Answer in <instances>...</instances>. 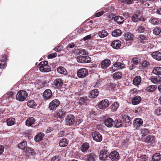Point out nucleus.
Segmentation results:
<instances>
[{"label":"nucleus","instance_id":"nucleus-1","mask_svg":"<svg viewBox=\"0 0 161 161\" xmlns=\"http://www.w3.org/2000/svg\"><path fill=\"white\" fill-rule=\"evenodd\" d=\"M131 19L134 22L136 23L139 21H142L143 19L142 16V12L141 10H137L135 12L131 17Z\"/></svg>","mask_w":161,"mask_h":161},{"label":"nucleus","instance_id":"nucleus-2","mask_svg":"<svg viewBox=\"0 0 161 161\" xmlns=\"http://www.w3.org/2000/svg\"><path fill=\"white\" fill-rule=\"evenodd\" d=\"M27 96L28 93L26 91L21 90L17 92L16 96V99L19 101H23L26 98Z\"/></svg>","mask_w":161,"mask_h":161},{"label":"nucleus","instance_id":"nucleus-3","mask_svg":"<svg viewBox=\"0 0 161 161\" xmlns=\"http://www.w3.org/2000/svg\"><path fill=\"white\" fill-rule=\"evenodd\" d=\"M125 68V65L123 63L117 62L112 65L110 70L112 72H113L116 70H120Z\"/></svg>","mask_w":161,"mask_h":161},{"label":"nucleus","instance_id":"nucleus-4","mask_svg":"<svg viewBox=\"0 0 161 161\" xmlns=\"http://www.w3.org/2000/svg\"><path fill=\"white\" fill-rule=\"evenodd\" d=\"M65 112L62 110H60L56 112L53 115V119L56 121L58 120V119H61L65 114Z\"/></svg>","mask_w":161,"mask_h":161},{"label":"nucleus","instance_id":"nucleus-5","mask_svg":"<svg viewBox=\"0 0 161 161\" xmlns=\"http://www.w3.org/2000/svg\"><path fill=\"white\" fill-rule=\"evenodd\" d=\"M77 75L80 78H84L88 75V70L84 68H82L79 69L77 72Z\"/></svg>","mask_w":161,"mask_h":161},{"label":"nucleus","instance_id":"nucleus-6","mask_svg":"<svg viewBox=\"0 0 161 161\" xmlns=\"http://www.w3.org/2000/svg\"><path fill=\"white\" fill-rule=\"evenodd\" d=\"M77 61L80 63H88L91 62V58L88 56H80L77 57Z\"/></svg>","mask_w":161,"mask_h":161},{"label":"nucleus","instance_id":"nucleus-7","mask_svg":"<svg viewBox=\"0 0 161 161\" xmlns=\"http://www.w3.org/2000/svg\"><path fill=\"white\" fill-rule=\"evenodd\" d=\"M75 116L74 115H68L66 118V125L72 126L74 125V123Z\"/></svg>","mask_w":161,"mask_h":161},{"label":"nucleus","instance_id":"nucleus-8","mask_svg":"<svg viewBox=\"0 0 161 161\" xmlns=\"http://www.w3.org/2000/svg\"><path fill=\"white\" fill-rule=\"evenodd\" d=\"M125 38L126 42V43L128 44V45L129 46L132 42L133 38V35L130 33H126L124 36Z\"/></svg>","mask_w":161,"mask_h":161},{"label":"nucleus","instance_id":"nucleus-9","mask_svg":"<svg viewBox=\"0 0 161 161\" xmlns=\"http://www.w3.org/2000/svg\"><path fill=\"white\" fill-rule=\"evenodd\" d=\"M90 99L87 96L80 97L79 99V103L80 105H86L88 103Z\"/></svg>","mask_w":161,"mask_h":161},{"label":"nucleus","instance_id":"nucleus-10","mask_svg":"<svg viewBox=\"0 0 161 161\" xmlns=\"http://www.w3.org/2000/svg\"><path fill=\"white\" fill-rule=\"evenodd\" d=\"M147 27L144 23H142L136 27V30L139 33H143L146 31Z\"/></svg>","mask_w":161,"mask_h":161},{"label":"nucleus","instance_id":"nucleus-11","mask_svg":"<svg viewBox=\"0 0 161 161\" xmlns=\"http://www.w3.org/2000/svg\"><path fill=\"white\" fill-rule=\"evenodd\" d=\"M92 137L93 140L96 142H100L102 140V135L97 131H95L93 132Z\"/></svg>","mask_w":161,"mask_h":161},{"label":"nucleus","instance_id":"nucleus-12","mask_svg":"<svg viewBox=\"0 0 161 161\" xmlns=\"http://www.w3.org/2000/svg\"><path fill=\"white\" fill-rule=\"evenodd\" d=\"M59 104V101L57 99H55L49 103V107L51 110H53L58 107Z\"/></svg>","mask_w":161,"mask_h":161},{"label":"nucleus","instance_id":"nucleus-13","mask_svg":"<svg viewBox=\"0 0 161 161\" xmlns=\"http://www.w3.org/2000/svg\"><path fill=\"white\" fill-rule=\"evenodd\" d=\"M151 81L153 84H159L161 82V77L158 75L152 76L150 78Z\"/></svg>","mask_w":161,"mask_h":161},{"label":"nucleus","instance_id":"nucleus-14","mask_svg":"<svg viewBox=\"0 0 161 161\" xmlns=\"http://www.w3.org/2000/svg\"><path fill=\"white\" fill-rule=\"evenodd\" d=\"M92 22L93 21L92 20H88L84 23L85 25H86L85 27V29L86 30V31H90L95 27V25H93L92 24Z\"/></svg>","mask_w":161,"mask_h":161},{"label":"nucleus","instance_id":"nucleus-15","mask_svg":"<svg viewBox=\"0 0 161 161\" xmlns=\"http://www.w3.org/2000/svg\"><path fill=\"white\" fill-rule=\"evenodd\" d=\"M109 158L112 161L117 160L119 158V154L117 152L114 151L109 154Z\"/></svg>","mask_w":161,"mask_h":161},{"label":"nucleus","instance_id":"nucleus-16","mask_svg":"<svg viewBox=\"0 0 161 161\" xmlns=\"http://www.w3.org/2000/svg\"><path fill=\"white\" fill-rule=\"evenodd\" d=\"M109 102L107 99L103 100L101 101L99 103L98 107L101 109H103L107 108Z\"/></svg>","mask_w":161,"mask_h":161},{"label":"nucleus","instance_id":"nucleus-17","mask_svg":"<svg viewBox=\"0 0 161 161\" xmlns=\"http://www.w3.org/2000/svg\"><path fill=\"white\" fill-rule=\"evenodd\" d=\"M14 92L12 91L8 92L4 95L5 100H8V102L11 101L14 98Z\"/></svg>","mask_w":161,"mask_h":161},{"label":"nucleus","instance_id":"nucleus-18","mask_svg":"<svg viewBox=\"0 0 161 161\" xmlns=\"http://www.w3.org/2000/svg\"><path fill=\"white\" fill-rule=\"evenodd\" d=\"M152 57L157 61L161 60V53L159 51L153 52L151 54Z\"/></svg>","mask_w":161,"mask_h":161},{"label":"nucleus","instance_id":"nucleus-19","mask_svg":"<svg viewBox=\"0 0 161 161\" xmlns=\"http://www.w3.org/2000/svg\"><path fill=\"white\" fill-rule=\"evenodd\" d=\"M143 123L142 120L140 118H136L133 121V125L136 129L139 128Z\"/></svg>","mask_w":161,"mask_h":161},{"label":"nucleus","instance_id":"nucleus-20","mask_svg":"<svg viewBox=\"0 0 161 161\" xmlns=\"http://www.w3.org/2000/svg\"><path fill=\"white\" fill-rule=\"evenodd\" d=\"M121 44V42L117 40L113 41L111 43V46L114 49H118L120 47Z\"/></svg>","mask_w":161,"mask_h":161},{"label":"nucleus","instance_id":"nucleus-21","mask_svg":"<svg viewBox=\"0 0 161 161\" xmlns=\"http://www.w3.org/2000/svg\"><path fill=\"white\" fill-rule=\"evenodd\" d=\"M54 85L56 88H58L61 87L63 83V80L60 78H57L53 82Z\"/></svg>","mask_w":161,"mask_h":161},{"label":"nucleus","instance_id":"nucleus-22","mask_svg":"<svg viewBox=\"0 0 161 161\" xmlns=\"http://www.w3.org/2000/svg\"><path fill=\"white\" fill-rule=\"evenodd\" d=\"M111 62L108 59H106L103 60L101 63V67L103 69H105L108 67L110 65Z\"/></svg>","mask_w":161,"mask_h":161},{"label":"nucleus","instance_id":"nucleus-23","mask_svg":"<svg viewBox=\"0 0 161 161\" xmlns=\"http://www.w3.org/2000/svg\"><path fill=\"white\" fill-rule=\"evenodd\" d=\"M52 94L51 91L50 89H47L43 92V96L44 99L47 100L51 97Z\"/></svg>","mask_w":161,"mask_h":161},{"label":"nucleus","instance_id":"nucleus-24","mask_svg":"<svg viewBox=\"0 0 161 161\" xmlns=\"http://www.w3.org/2000/svg\"><path fill=\"white\" fill-rule=\"evenodd\" d=\"M86 157V161H95L97 155L94 153H91L87 155Z\"/></svg>","mask_w":161,"mask_h":161},{"label":"nucleus","instance_id":"nucleus-25","mask_svg":"<svg viewBox=\"0 0 161 161\" xmlns=\"http://www.w3.org/2000/svg\"><path fill=\"white\" fill-rule=\"evenodd\" d=\"M146 138L145 141L147 143L150 144V145H151L155 142V137L153 135H148L146 137Z\"/></svg>","mask_w":161,"mask_h":161},{"label":"nucleus","instance_id":"nucleus-26","mask_svg":"<svg viewBox=\"0 0 161 161\" xmlns=\"http://www.w3.org/2000/svg\"><path fill=\"white\" fill-rule=\"evenodd\" d=\"M108 153L107 151L105 149L102 150L100 152L99 155L100 159L101 160H104L107 157Z\"/></svg>","mask_w":161,"mask_h":161},{"label":"nucleus","instance_id":"nucleus-27","mask_svg":"<svg viewBox=\"0 0 161 161\" xmlns=\"http://www.w3.org/2000/svg\"><path fill=\"white\" fill-rule=\"evenodd\" d=\"M89 147V144L88 143H84L80 147V149L84 153H86Z\"/></svg>","mask_w":161,"mask_h":161},{"label":"nucleus","instance_id":"nucleus-28","mask_svg":"<svg viewBox=\"0 0 161 161\" xmlns=\"http://www.w3.org/2000/svg\"><path fill=\"white\" fill-rule=\"evenodd\" d=\"M114 123V120L111 118H108L106 119L104 122L105 125L108 127H112Z\"/></svg>","mask_w":161,"mask_h":161},{"label":"nucleus","instance_id":"nucleus-29","mask_svg":"<svg viewBox=\"0 0 161 161\" xmlns=\"http://www.w3.org/2000/svg\"><path fill=\"white\" fill-rule=\"evenodd\" d=\"M98 94L97 89H95L91 91L89 95V97L91 98H94L96 97Z\"/></svg>","mask_w":161,"mask_h":161},{"label":"nucleus","instance_id":"nucleus-30","mask_svg":"<svg viewBox=\"0 0 161 161\" xmlns=\"http://www.w3.org/2000/svg\"><path fill=\"white\" fill-rule=\"evenodd\" d=\"M141 100V97L140 96H136L132 99V104L134 105H137L140 102Z\"/></svg>","mask_w":161,"mask_h":161},{"label":"nucleus","instance_id":"nucleus-31","mask_svg":"<svg viewBox=\"0 0 161 161\" xmlns=\"http://www.w3.org/2000/svg\"><path fill=\"white\" fill-rule=\"evenodd\" d=\"M142 79L139 75L136 76L133 80V84L135 86L138 85L141 82Z\"/></svg>","mask_w":161,"mask_h":161},{"label":"nucleus","instance_id":"nucleus-32","mask_svg":"<svg viewBox=\"0 0 161 161\" xmlns=\"http://www.w3.org/2000/svg\"><path fill=\"white\" fill-rule=\"evenodd\" d=\"M40 70L42 72H47L51 70L50 67L48 65L39 66Z\"/></svg>","mask_w":161,"mask_h":161},{"label":"nucleus","instance_id":"nucleus-33","mask_svg":"<svg viewBox=\"0 0 161 161\" xmlns=\"http://www.w3.org/2000/svg\"><path fill=\"white\" fill-rule=\"evenodd\" d=\"M114 20L115 21L117 22L119 24H122L124 21V18L122 17L119 16L115 17L114 18Z\"/></svg>","mask_w":161,"mask_h":161},{"label":"nucleus","instance_id":"nucleus-34","mask_svg":"<svg viewBox=\"0 0 161 161\" xmlns=\"http://www.w3.org/2000/svg\"><path fill=\"white\" fill-rule=\"evenodd\" d=\"M57 71L59 73L62 75H66L67 73L66 69L62 66H60L57 68Z\"/></svg>","mask_w":161,"mask_h":161},{"label":"nucleus","instance_id":"nucleus-35","mask_svg":"<svg viewBox=\"0 0 161 161\" xmlns=\"http://www.w3.org/2000/svg\"><path fill=\"white\" fill-rule=\"evenodd\" d=\"M153 161H161V155L159 153L154 154L152 157Z\"/></svg>","mask_w":161,"mask_h":161},{"label":"nucleus","instance_id":"nucleus-36","mask_svg":"<svg viewBox=\"0 0 161 161\" xmlns=\"http://www.w3.org/2000/svg\"><path fill=\"white\" fill-rule=\"evenodd\" d=\"M153 73L156 75H161V67H157L154 68L153 71Z\"/></svg>","mask_w":161,"mask_h":161},{"label":"nucleus","instance_id":"nucleus-37","mask_svg":"<svg viewBox=\"0 0 161 161\" xmlns=\"http://www.w3.org/2000/svg\"><path fill=\"white\" fill-rule=\"evenodd\" d=\"M76 53L79 55H85L88 54L87 51L84 49H77L76 50Z\"/></svg>","mask_w":161,"mask_h":161},{"label":"nucleus","instance_id":"nucleus-38","mask_svg":"<svg viewBox=\"0 0 161 161\" xmlns=\"http://www.w3.org/2000/svg\"><path fill=\"white\" fill-rule=\"evenodd\" d=\"M68 144V141L66 139H63L60 140L59 142V146L61 147H65Z\"/></svg>","mask_w":161,"mask_h":161},{"label":"nucleus","instance_id":"nucleus-39","mask_svg":"<svg viewBox=\"0 0 161 161\" xmlns=\"http://www.w3.org/2000/svg\"><path fill=\"white\" fill-rule=\"evenodd\" d=\"M108 35L107 31L105 30L101 31L99 32L98 35L101 38H103L107 36Z\"/></svg>","mask_w":161,"mask_h":161},{"label":"nucleus","instance_id":"nucleus-40","mask_svg":"<svg viewBox=\"0 0 161 161\" xmlns=\"http://www.w3.org/2000/svg\"><path fill=\"white\" fill-rule=\"evenodd\" d=\"M122 34L121 31L119 29L114 30L112 33V35L114 37H118L120 36Z\"/></svg>","mask_w":161,"mask_h":161},{"label":"nucleus","instance_id":"nucleus-41","mask_svg":"<svg viewBox=\"0 0 161 161\" xmlns=\"http://www.w3.org/2000/svg\"><path fill=\"white\" fill-rule=\"evenodd\" d=\"M122 76V73L119 72H115L113 75V78L115 80H118L121 78Z\"/></svg>","mask_w":161,"mask_h":161},{"label":"nucleus","instance_id":"nucleus-42","mask_svg":"<svg viewBox=\"0 0 161 161\" xmlns=\"http://www.w3.org/2000/svg\"><path fill=\"white\" fill-rule=\"evenodd\" d=\"M157 86L156 85H152L147 87L146 88L145 90L147 92H153L156 89Z\"/></svg>","mask_w":161,"mask_h":161},{"label":"nucleus","instance_id":"nucleus-43","mask_svg":"<svg viewBox=\"0 0 161 161\" xmlns=\"http://www.w3.org/2000/svg\"><path fill=\"white\" fill-rule=\"evenodd\" d=\"M27 105L30 108L35 109L37 106V104L33 100H31L27 102Z\"/></svg>","mask_w":161,"mask_h":161},{"label":"nucleus","instance_id":"nucleus-44","mask_svg":"<svg viewBox=\"0 0 161 161\" xmlns=\"http://www.w3.org/2000/svg\"><path fill=\"white\" fill-rule=\"evenodd\" d=\"M35 121V119L31 117L28 119L26 121V125L28 126H31Z\"/></svg>","mask_w":161,"mask_h":161},{"label":"nucleus","instance_id":"nucleus-45","mask_svg":"<svg viewBox=\"0 0 161 161\" xmlns=\"http://www.w3.org/2000/svg\"><path fill=\"white\" fill-rule=\"evenodd\" d=\"M26 144V141H23L18 144V147L21 149H26V150H27Z\"/></svg>","mask_w":161,"mask_h":161},{"label":"nucleus","instance_id":"nucleus-46","mask_svg":"<svg viewBox=\"0 0 161 161\" xmlns=\"http://www.w3.org/2000/svg\"><path fill=\"white\" fill-rule=\"evenodd\" d=\"M44 136V134L40 133L37 134L35 137V140L36 142H38L42 140V137Z\"/></svg>","mask_w":161,"mask_h":161},{"label":"nucleus","instance_id":"nucleus-47","mask_svg":"<svg viewBox=\"0 0 161 161\" xmlns=\"http://www.w3.org/2000/svg\"><path fill=\"white\" fill-rule=\"evenodd\" d=\"M114 123V126L116 128L121 127L123 124V122L121 120L119 119L115 120Z\"/></svg>","mask_w":161,"mask_h":161},{"label":"nucleus","instance_id":"nucleus-48","mask_svg":"<svg viewBox=\"0 0 161 161\" xmlns=\"http://www.w3.org/2000/svg\"><path fill=\"white\" fill-rule=\"evenodd\" d=\"M119 103L115 102L114 103L111 105V110L112 111L114 112L119 107Z\"/></svg>","mask_w":161,"mask_h":161},{"label":"nucleus","instance_id":"nucleus-49","mask_svg":"<svg viewBox=\"0 0 161 161\" xmlns=\"http://www.w3.org/2000/svg\"><path fill=\"white\" fill-rule=\"evenodd\" d=\"M149 21L151 24L154 25H156L159 24L158 20L156 18L153 17L151 18Z\"/></svg>","mask_w":161,"mask_h":161},{"label":"nucleus","instance_id":"nucleus-50","mask_svg":"<svg viewBox=\"0 0 161 161\" xmlns=\"http://www.w3.org/2000/svg\"><path fill=\"white\" fill-rule=\"evenodd\" d=\"M15 119L14 118H10L7 120V125L8 126H11L14 124L15 122Z\"/></svg>","mask_w":161,"mask_h":161},{"label":"nucleus","instance_id":"nucleus-51","mask_svg":"<svg viewBox=\"0 0 161 161\" xmlns=\"http://www.w3.org/2000/svg\"><path fill=\"white\" fill-rule=\"evenodd\" d=\"M153 32L154 35H158L161 32V28L157 27L153 30Z\"/></svg>","mask_w":161,"mask_h":161},{"label":"nucleus","instance_id":"nucleus-52","mask_svg":"<svg viewBox=\"0 0 161 161\" xmlns=\"http://www.w3.org/2000/svg\"><path fill=\"white\" fill-rule=\"evenodd\" d=\"M122 118L125 122L126 123H129L130 120V117L126 114L123 115Z\"/></svg>","mask_w":161,"mask_h":161},{"label":"nucleus","instance_id":"nucleus-53","mask_svg":"<svg viewBox=\"0 0 161 161\" xmlns=\"http://www.w3.org/2000/svg\"><path fill=\"white\" fill-rule=\"evenodd\" d=\"M149 132V131L147 129L145 128L142 129L141 130V133L142 136L147 135Z\"/></svg>","mask_w":161,"mask_h":161},{"label":"nucleus","instance_id":"nucleus-54","mask_svg":"<svg viewBox=\"0 0 161 161\" xmlns=\"http://www.w3.org/2000/svg\"><path fill=\"white\" fill-rule=\"evenodd\" d=\"M82 121V119H77L75 120H74V125H77L81 123Z\"/></svg>","mask_w":161,"mask_h":161},{"label":"nucleus","instance_id":"nucleus-55","mask_svg":"<svg viewBox=\"0 0 161 161\" xmlns=\"http://www.w3.org/2000/svg\"><path fill=\"white\" fill-rule=\"evenodd\" d=\"M0 58L1 59H0V62L2 63L3 62V63H5V61L6 58V55H1L0 57Z\"/></svg>","mask_w":161,"mask_h":161},{"label":"nucleus","instance_id":"nucleus-56","mask_svg":"<svg viewBox=\"0 0 161 161\" xmlns=\"http://www.w3.org/2000/svg\"><path fill=\"white\" fill-rule=\"evenodd\" d=\"M51 161H60L59 157L58 156H53L51 158Z\"/></svg>","mask_w":161,"mask_h":161},{"label":"nucleus","instance_id":"nucleus-57","mask_svg":"<svg viewBox=\"0 0 161 161\" xmlns=\"http://www.w3.org/2000/svg\"><path fill=\"white\" fill-rule=\"evenodd\" d=\"M57 53H51L47 56V58L48 59L52 58H55L56 57Z\"/></svg>","mask_w":161,"mask_h":161},{"label":"nucleus","instance_id":"nucleus-58","mask_svg":"<svg viewBox=\"0 0 161 161\" xmlns=\"http://www.w3.org/2000/svg\"><path fill=\"white\" fill-rule=\"evenodd\" d=\"M155 113L157 115H161V108H158L155 109Z\"/></svg>","mask_w":161,"mask_h":161},{"label":"nucleus","instance_id":"nucleus-59","mask_svg":"<svg viewBox=\"0 0 161 161\" xmlns=\"http://www.w3.org/2000/svg\"><path fill=\"white\" fill-rule=\"evenodd\" d=\"M140 158L142 159V161H148V157L146 155H142L140 156Z\"/></svg>","mask_w":161,"mask_h":161},{"label":"nucleus","instance_id":"nucleus-60","mask_svg":"<svg viewBox=\"0 0 161 161\" xmlns=\"http://www.w3.org/2000/svg\"><path fill=\"white\" fill-rule=\"evenodd\" d=\"M27 152H28L29 154L31 155H33L34 154V150L31 148H27Z\"/></svg>","mask_w":161,"mask_h":161},{"label":"nucleus","instance_id":"nucleus-61","mask_svg":"<svg viewBox=\"0 0 161 161\" xmlns=\"http://www.w3.org/2000/svg\"><path fill=\"white\" fill-rule=\"evenodd\" d=\"M76 31L79 33H83L86 32V31L82 28H77L76 29Z\"/></svg>","mask_w":161,"mask_h":161},{"label":"nucleus","instance_id":"nucleus-62","mask_svg":"<svg viewBox=\"0 0 161 161\" xmlns=\"http://www.w3.org/2000/svg\"><path fill=\"white\" fill-rule=\"evenodd\" d=\"M149 65V62H148V61H143L142 64V67L144 68L147 67H148V66Z\"/></svg>","mask_w":161,"mask_h":161},{"label":"nucleus","instance_id":"nucleus-63","mask_svg":"<svg viewBox=\"0 0 161 161\" xmlns=\"http://www.w3.org/2000/svg\"><path fill=\"white\" fill-rule=\"evenodd\" d=\"M132 63L134 64H138V59L136 58H133L132 60Z\"/></svg>","mask_w":161,"mask_h":161},{"label":"nucleus","instance_id":"nucleus-64","mask_svg":"<svg viewBox=\"0 0 161 161\" xmlns=\"http://www.w3.org/2000/svg\"><path fill=\"white\" fill-rule=\"evenodd\" d=\"M92 36L91 35H89L84 37L83 38V40L85 41H86L87 40H88L92 38Z\"/></svg>","mask_w":161,"mask_h":161}]
</instances>
